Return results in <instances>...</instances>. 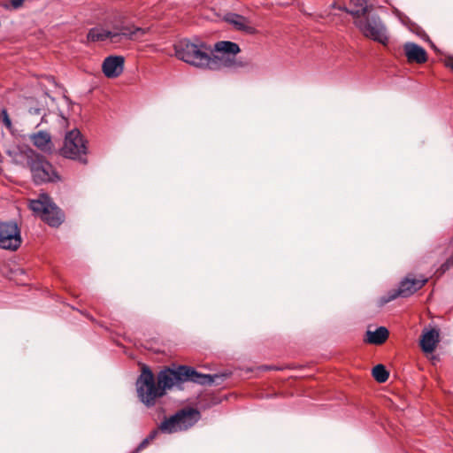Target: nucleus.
I'll return each mask as SVG.
<instances>
[{
	"label": "nucleus",
	"instance_id": "nucleus-1",
	"mask_svg": "<svg viewBox=\"0 0 453 453\" xmlns=\"http://www.w3.org/2000/svg\"><path fill=\"white\" fill-rule=\"evenodd\" d=\"M216 55H209L207 69L220 70L222 68H238L244 65L235 58L241 51L237 43L229 41H220L215 43Z\"/></svg>",
	"mask_w": 453,
	"mask_h": 453
},
{
	"label": "nucleus",
	"instance_id": "nucleus-2",
	"mask_svg": "<svg viewBox=\"0 0 453 453\" xmlns=\"http://www.w3.org/2000/svg\"><path fill=\"white\" fill-rule=\"evenodd\" d=\"M211 49L203 42L199 44L180 41L175 46V55L181 60L198 68L207 69Z\"/></svg>",
	"mask_w": 453,
	"mask_h": 453
},
{
	"label": "nucleus",
	"instance_id": "nucleus-3",
	"mask_svg": "<svg viewBox=\"0 0 453 453\" xmlns=\"http://www.w3.org/2000/svg\"><path fill=\"white\" fill-rule=\"evenodd\" d=\"M136 391L140 401L147 407H152L156 403V400L163 395L157 382L151 370L143 365L141 374L136 380Z\"/></svg>",
	"mask_w": 453,
	"mask_h": 453
},
{
	"label": "nucleus",
	"instance_id": "nucleus-4",
	"mask_svg": "<svg viewBox=\"0 0 453 453\" xmlns=\"http://www.w3.org/2000/svg\"><path fill=\"white\" fill-rule=\"evenodd\" d=\"M40 86L44 91V94L42 96V99L44 101L46 107L43 104H41L39 107L35 108L34 111L35 113H39L41 111H48L50 112L55 111V109L53 108V105L55 104V99L50 96V93L62 94V101L65 104L70 105L68 111H80V105L72 103L71 100L65 95H64V88L58 84V82L55 81L53 77H43L40 81Z\"/></svg>",
	"mask_w": 453,
	"mask_h": 453
},
{
	"label": "nucleus",
	"instance_id": "nucleus-5",
	"mask_svg": "<svg viewBox=\"0 0 453 453\" xmlns=\"http://www.w3.org/2000/svg\"><path fill=\"white\" fill-rule=\"evenodd\" d=\"M27 163L35 184L54 182L59 180L52 165L43 156L30 151L27 155Z\"/></svg>",
	"mask_w": 453,
	"mask_h": 453
},
{
	"label": "nucleus",
	"instance_id": "nucleus-6",
	"mask_svg": "<svg viewBox=\"0 0 453 453\" xmlns=\"http://www.w3.org/2000/svg\"><path fill=\"white\" fill-rule=\"evenodd\" d=\"M354 23L365 37L383 45L388 44V36L386 32V27L378 15L370 12L369 14L354 19Z\"/></svg>",
	"mask_w": 453,
	"mask_h": 453
},
{
	"label": "nucleus",
	"instance_id": "nucleus-7",
	"mask_svg": "<svg viewBox=\"0 0 453 453\" xmlns=\"http://www.w3.org/2000/svg\"><path fill=\"white\" fill-rule=\"evenodd\" d=\"M199 412L195 409L181 410L168 418H165L158 429L165 434L185 431L198 420Z\"/></svg>",
	"mask_w": 453,
	"mask_h": 453
},
{
	"label": "nucleus",
	"instance_id": "nucleus-8",
	"mask_svg": "<svg viewBox=\"0 0 453 453\" xmlns=\"http://www.w3.org/2000/svg\"><path fill=\"white\" fill-rule=\"evenodd\" d=\"M61 153L66 158L78 160L81 164L88 163L87 141L78 129L74 128L65 134Z\"/></svg>",
	"mask_w": 453,
	"mask_h": 453
},
{
	"label": "nucleus",
	"instance_id": "nucleus-9",
	"mask_svg": "<svg viewBox=\"0 0 453 453\" xmlns=\"http://www.w3.org/2000/svg\"><path fill=\"white\" fill-rule=\"evenodd\" d=\"M30 209L40 214L42 219L50 226H58L63 222L61 210L46 195L30 202Z\"/></svg>",
	"mask_w": 453,
	"mask_h": 453
},
{
	"label": "nucleus",
	"instance_id": "nucleus-10",
	"mask_svg": "<svg viewBox=\"0 0 453 453\" xmlns=\"http://www.w3.org/2000/svg\"><path fill=\"white\" fill-rule=\"evenodd\" d=\"M426 281L427 280L425 278L416 279L407 276L400 282L397 289L389 290L387 295L380 298V304H386L397 297H408L420 289Z\"/></svg>",
	"mask_w": 453,
	"mask_h": 453
},
{
	"label": "nucleus",
	"instance_id": "nucleus-11",
	"mask_svg": "<svg viewBox=\"0 0 453 453\" xmlns=\"http://www.w3.org/2000/svg\"><path fill=\"white\" fill-rule=\"evenodd\" d=\"M21 243L20 230L17 223L14 221L0 222V248L16 250Z\"/></svg>",
	"mask_w": 453,
	"mask_h": 453
},
{
	"label": "nucleus",
	"instance_id": "nucleus-12",
	"mask_svg": "<svg viewBox=\"0 0 453 453\" xmlns=\"http://www.w3.org/2000/svg\"><path fill=\"white\" fill-rule=\"evenodd\" d=\"M182 374L180 365L176 369L166 368L158 372L157 380L160 389H162L163 395H165L166 390L171 389L173 386L183 383Z\"/></svg>",
	"mask_w": 453,
	"mask_h": 453
},
{
	"label": "nucleus",
	"instance_id": "nucleus-13",
	"mask_svg": "<svg viewBox=\"0 0 453 453\" xmlns=\"http://www.w3.org/2000/svg\"><path fill=\"white\" fill-rule=\"evenodd\" d=\"M125 58L122 56H109L102 64V71L105 77L113 79L119 77L124 70Z\"/></svg>",
	"mask_w": 453,
	"mask_h": 453
},
{
	"label": "nucleus",
	"instance_id": "nucleus-14",
	"mask_svg": "<svg viewBox=\"0 0 453 453\" xmlns=\"http://www.w3.org/2000/svg\"><path fill=\"white\" fill-rule=\"evenodd\" d=\"M180 371L183 372V382L190 381L200 385H212L217 375L203 374L196 371L194 368L180 365Z\"/></svg>",
	"mask_w": 453,
	"mask_h": 453
},
{
	"label": "nucleus",
	"instance_id": "nucleus-15",
	"mask_svg": "<svg viewBox=\"0 0 453 453\" xmlns=\"http://www.w3.org/2000/svg\"><path fill=\"white\" fill-rule=\"evenodd\" d=\"M408 63L424 64L427 61L426 50L414 42H405L403 46Z\"/></svg>",
	"mask_w": 453,
	"mask_h": 453
},
{
	"label": "nucleus",
	"instance_id": "nucleus-16",
	"mask_svg": "<svg viewBox=\"0 0 453 453\" xmlns=\"http://www.w3.org/2000/svg\"><path fill=\"white\" fill-rule=\"evenodd\" d=\"M148 31V28L137 27L134 25L116 27L113 30L118 33V38L122 36L129 40L141 39Z\"/></svg>",
	"mask_w": 453,
	"mask_h": 453
},
{
	"label": "nucleus",
	"instance_id": "nucleus-17",
	"mask_svg": "<svg viewBox=\"0 0 453 453\" xmlns=\"http://www.w3.org/2000/svg\"><path fill=\"white\" fill-rule=\"evenodd\" d=\"M440 341V334L437 329H430L424 333L420 340V345L424 352H433Z\"/></svg>",
	"mask_w": 453,
	"mask_h": 453
},
{
	"label": "nucleus",
	"instance_id": "nucleus-18",
	"mask_svg": "<svg viewBox=\"0 0 453 453\" xmlns=\"http://www.w3.org/2000/svg\"><path fill=\"white\" fill-rule=\"evenodd\" d=\"M107 39H110L111 42H118V33L103 27H94L88 34V40L91 42H103Z\"/></svg>",
	"mask_w": 453,
	"mask_h": 453
},
{
	"label": "nucleus",
	"instance_id": "nucleus-19",
	"mask_svg": "<svg viewBox=\"0 0 453 453\" xmlns=\"http://www.w3.org/2000/svg\"><path fill=\"white\" fill-rule=\"evenodd\" d=\"M351 9H344L347 12L350 13L354 19L365 16V14H369L372 12L373 6L372 4H368V0H350Z\"/></svg>",
	"mask_w": 453,
	"mask_h": 453
},
{
	"label": "nucleus",
	"instance_id": "nucleus-20",
	"mask_svg": "<svg viewBox=\"0 0 453 453\" xmlns=\"http://www.w3.org/2000/svg\"><path fill=\"white\" fill-rule=\"evenodd\" d=\"M227 20L238 30L244 31L248 34H254L256 29L250 25V20L242 15L232 14Z\"/></svg>",
	"mask_w": 453,
	"mask_h": 453
},
{
	"label": "nucleus",
	"instance_id": "nucleus-21",
	"mask_svg": "<svg viewBox=\"0 0 453 453\" xmlns=\"http://www.w3.org/2000/svg\"><path fill=\"white\" fill-rule=\"evenodd\" d=\"M388 337V330L384 326L378 327L375 331L366 332L365 341L372 344H382Z\"/></svg>",
	"mask_w": 453,
	"mask_h": 453
},
{
	"label": "nucleus",
	"instance_id": "nucleus-22",
	"mask_svg": "<svg viewBox=\"0 0 453 453\" xmlns=\"http://www.w3.org/2000/svg\"><path fill=\"white\" fill-rule=\"evenodd\" d=\"M34 145L42 151L50 150V136L46 132H39L32 136Z\"/></svg>",
	"mask_w": 453,
	"mask_h": 453
},
{
	"label": "nucleus",
	"instance_id": "nucleus-23",
	"mask_svg": "<svg viewBox=\"0 0 453 453\" xmlns=\"http://www.w3.org/2000/svg\"><path fill=\"white\" fill-rule=\"evenodd\" d=\"M372 376L378 382L383 383L388 379L389 373L383 365H377L372 369Z\"/></svg>",
	"mask_w": 453,
	"mask_h": 453
},
{
	"label": "nucleus",
	"instance_id": "nucleus-24",
	"mask_svg": "<svg viewBox=\"0 0 453 453\" xmlns=\"http://www.w3.org/2000/svg\"><path fill=\"white\" fill-rule=\"evenodd\" d=\"M453 265V257L447 259L440 267V274L447 272Z\"/></svg>",
	"mask_w": 453,
	"mask_h": 453
},
{
	"label": "nucleus",
	"instance_id": "nucleus-25",
	"mask_svg": "<svg viewBox=\"0 0 453 453\" xmlns=\"http://www.w3.org/2000/svg\"><path fill=\"white\" fill-rule=\"evenodd\" d=\"M150 442V441L146 437L145 439H143L141 441V443L137 446V448L134 451H132L131 453H139L141 450L145 449Z\"/></svg>",
	"mask_w": 453,
	"mask_h": 453
},
{
	"label": "nucleus",
	"instance_id": "nucleus-26",
	"mask_svg": "<svg viewBox=\"0 0 453 453\" xmlns=\"http://www.w3.org/2000/svg\"><path fill=\"white\" fill-rule=\"evenodd\" d=\"M1 117V121L3 122V124L8 128L10 129L12 127V121L9 118V115H0Z\"/></svg>",
	"mask_w": 453,
	"mask_h": 453
},
{
	"label": "nucleus",
	"instance_id": "nucleus-27",
	"mask_svg": "<svg viewBox=\"0 0 453 453\" xmlns=\"http://www.w3.org/2000/svg\"><path fill=\"white\" fill-rule=\"evenodd\" d=\"M24 2H25V0H11L10 1L11 5L12 6L13 9L20 8L23 5Z\"/></svg>",
	"mask_w": 453,
	"mask_h": 453
},
{
	"label": "nucleus",
	"instance_id": "nucleus-28",
	"mask_svg": "<svg viewBox=\"0 0 453 453\" xmlns=\"http://www.w3.org/2000/svg\"><path fill=\"white\" fill-rule=\"evenodd\" d=\"M157 430H153L152 432H150V434L147 436V438L151 441H153L157 435Z\"/></svg>",
	"mask_w": 453,
	"mask_h": 453
},
{
	"label": "nucleus",
	"instance_id": "nucleus-29",
	"mask_svg": "<svg viewBox=\"0 0 453 453\" xmlns=\"http://www.w3.org/2000/svg\"><path fill=\"white\" fill-rule=\"evenodd\" d=\"M448 65L450 67V69H452V70H453V61H452V62H450V63H449V65Z\"/></svg>",
	"mask_w": 453,
	"mask_h": 453
},
{
	"label": "nucleus",
	"instance_id": "nucleus-30",
	"mask_svg": "<svg viewBox=\"0 0 453 453\" xmlns=\"http://www.w3.org/2000/svg\"><path fill=\"white\" fill-rule=\"evenodd\" d=\"M265 370H270V369H273V367H271V366H265Z\"/></svg>",
	"mask_w": 453,
	"mask_h": 453
},
{
	"label": "nucleus",
	"instance_id": "nucleus-31",
	"mask_svg": "<svg viewBox=\"0 0 453 453\" xmlns=\"http://www.w3.org/2000/svg\"><path fill=\"white\" fill-rule=\"evenodd\" d=\"M1 113L5 114V113H6V111H5V110H3Z\"/></svg>",
	"mask_w": 453,
	"mask_h": 453
}]
</instances>
